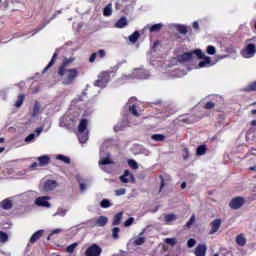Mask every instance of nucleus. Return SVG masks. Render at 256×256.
Segmentation results:
<instances>
[{"label": "nucleus", "instance_id": "23", "mask_svg": "<svg viewBox=\"0 0 256 256\" xmlns=\"http://www.w3.org/2000/svg\"><path fill=\"white\" fill-rule=\"evenodd\" d=\"M207 152V146L205 144L200 145L197 149H196V155L198 156H202L205 155Z\"/></svg>", "mask_w": 256, "mask_h": 256}, {"label": "nucleus", "instance_id": "24", "mask_svg": "<svg viewBox=\"0 0 256 256\" xmlns=\"http://www.w3.org/2000/svg\"><path fill=\"white\" fill-rule=\"evenodd\" d=\"M235 241L237 242V244L241 247L245 246L246 244V238L244 237L243 234H239L237 236V238L235 239Z\"/></svg>", "mask_w": 256, "mask_h": 256}, {"label": "nucleus", "instance_id": "2", "mask_svg": "<svg viewBox=\"0 0 256 256\" xmlns=\"http://www.w3.org/2000/svg\"><path fill=\"white\" fill-rule=\"evenodd\" d=\"M194 55L198 57V59H203L205 57V54L201 49H195L191 52H186L180 56H177V60L179 63H188L193 59Z\"/></svg>", "mask_w": 256, "mask_h": 256}, {"label": "nucleus", "instance_id": "15", "mask_svg": "<svg viewBox=\"0 0 256 256\" xmlns=\"http://www.w3.org/2000/svg\"><path fill=\"white\" fill-rule=\"evenodd\" d=\"M130 179H134V175L130 172V170H125L123 176H120L119 179L123 182V183H128L129 182V178Z\"/></svg>", "mask_w": 256, "mask_h": 256}, {"label": "nucleus", "instance_id": "59", "mask_svg": "<svg viewBox=\"0 0 256 256\" xmlns=\"http://www.w3.org/2000/svg\"><path fill=\"white\" fill-rule=\"evenodd\" d=\"M39 166V162L38 163H36V162H34V163H32L31 164V168H36V167H38Z\"/></svg>", "mask_w": 256, "mask_h": 256}, {"label": "nucleus", "instance_id": "20", "mask_svg": "<svg viewBox=\"0 0 256 256\" xmlns=\"http://www.w3.org/2000/svg\"><path fill=\"white\" fill-rule=\"evenodd\" d=\"M122 218H123V211H120L114 216L113 226H119Z\"/></svg>", "mask_w": 256, "mask_h": 256}, {"label": "nucleus", "instance_id": "8", "mask_svg": "<svg viewBox=\"0 0 256 256\" xmlns=\"http://www.w3.org/2000/svg\"><path fill=\"white\" fill-rule=\"evenodd\" d=\"M255 52V44H248L246 49L242 50V56L246 59H250L254 57Z\"/></svg>", "mask_w": 256, "mask_h": 256}, {"label": "nucleus", "instance_id": "22", "mask_svg": "<svg viewBox=\"0 0 256 256\" xmlns=\"http://www.w3.org/2000/svg\"><path fill=\"white\" fill-rule=\"evenodd\" d=\"M41 110V103L38 101L34 102L33 110H32V117H36Z\"/></svg>", "mask_w": 256, "mask_h": 256}, {"label": "nucleus", "instance_id": "32", "mask_svg": "<svg viewBox=\"0 0 256 256\" xmlns=\"http://www.w3.org/2000/svg\"><path fill=\"white\" fill-rule=\"evenodd\" d=\"M176 29H177L178 33H180V34L187 35V33H188V27L185 25L179 24Z\"/></svg>", "mask_w": 256, "mask_h": 256}, {"label": "nucleus", "instance_id": "1", "mask_svg": "<svg viewBox=\"0 0 256 256\" xmlns=\"http://www.w3.org/2000/svg\"><path fill=\"white\" fill-rule=\"evenodd\" d=\"M75 61L74 58H64L58 69V76L64 86H71L80 76L79 68H68Z\"/></svg>", "mask_w": 256, "mask_h": 256}, {"label": "nucleus", "instance_id": "37", "mask_svg": "<svg viewBox=\"0 0 256 256\" xmlns=\"http://www.w3.org/2000/svg\"><path fill=\"white\" fill-rule=\"evenodd\" d=\"M112 236H113V239L114 240H118L119 239V233H120V228L119 227H115L113 230H112Z\"/></svg>", "mask_w": 256, "mask_h": 256}, {"label": "nucleus", "instance_id": "55", "mask_svg": "<svg viewBox=\"0 0 256 256\" xmlns=\"http://www.w3.org/2000/svg\"><path fill=\"white\" fill-rule=\"evenodd\" d=\"M192 26L194 30H199V22H193Z\"/></svg>", "mask_w": 256, "mask_h": 256}, {"label": "nucleus", "instance_id": "26", "mask_svg": "<svg viewBox=\"0 0 256 256\" xmlns=\"http://www.w3.org/2000/svg\"><path fill=\"white\" fill-rule=\"evenodd\" d=\"M26 96L24 94L17 96V101L15 102V107L19 108L22 106L23 102L25 101Z\"/></svg>", "mask_w": 256, "mask_h": 256}, {"label": "nucleus", "instance_id": "52", "mask_svg": "<svg viewBox=\"0 0 256 256\" xmlns=\"http://www.w3.org/2000/svg\"><path fill=\"white\" fill-rule=\"evenodd\" d=\"M115 194H116L117 196L124 195V194H126V189H119V190H116V191H115Z\"/></svg>", "mask_w": 256, "mask_h": 256}, {"label": "nucleus", "instance_id": "3", "mask_svg": "<svg viewBox=\"0 0 256 256\" xmlns=\"http://www.w3.org/2000/svg\"><path fill=\"white\" fill-rule=\"evenodd\" d=\"M87 128H88V120L87 119L80 120L78 125V132L80 133L78 138L80 143H85L89 139L88 132L84 133L85 131H87Z\"/></svg>", "mask_w": 256, "mask_h": 256}, {"label": "nucleus", "instance_id": "50", "mask_svg": "<svg viewBox=\"0 0 256 256\" xmlns=\"http://www.w3.org/2000/svg\"><path fill=\"white\" fill-rule=\"evenodd\" d=\"M35 138V134L31 133L29 136H26L25 142H32Z\"/></svg>", "mask_w": 256, "mask_h": 256}, {"label": "nucleus", "instance_id": "60", "mask_svg": "<svg viewBox=\"0 0 256 256\" xmlns=\"http://www.w3.org/2000/svg\"><path fill=\"white\" fill-rule=\"evenodd\" d=\"M223 256H232V252L231 251H226Z\"/></svg>", "mask_w": 256, "mask_h": 256}, {"label": "nucleus", "instance_id": "4", "mask_svg": "<svg viewBox=\"0 0 256 256\" xmlns=\"http://www.w3.org/2000/svg\"><path fill=\"white\" fill-rule=\"evenodd\" d=\"M111 80V76L107 71H103L99 74L98 80L94 82L95 87L104 88L107 86L108 82Z\"/></svg>", "mask_w": 256, "mask_h": 256}, {"label": "nucleus", "instance_id": "43", "mask_svg": "<svg viewBox=\"0 0 256 256\" xmlns=\"http://www.w3.org/2000/svg\"><path fill=\"white\" fill-rule=\"evenodd\" d=\"M196 243L197 242L194 238H190L187 241V247L191 249V248L195 247Z\"/></svg>", "mask_w": 256, "mask_h": 256}, {"label": "nucleus", "instance_id": "30", "mask_svg": "<svg viewBox=\"0 0 256 256\" xmlns=\"http://www.w3.org/2000/svg\"><path fill=\"white\" fill-rule=\"evenodd\" d=\"M243 91L248 92V93L255 92L256 91V81L250 83L246 88H243Z\"/></svg>", "mask_w": 256, "mask_h": 256}, {"label": "nucleus", "instance_id": "38", "mask_svg": "<svg viewBox=\"0 0 256 256\" xmlns=\"http://www.w3.org/2000/svg\"><path fill=\"white\" fill-rule=\"evenodd\" d=\"M165 243L174 247L177 243V239L176 238H166Z\"/></svg>", "mask_w": 256, "mask_h": 256}, {"label": "nucleus", "instance_id": "58", "mask_svg": "<svg viewBox=\"0 0 256 256\" xmlns=\"http://www.w3.org/2000/svg\"><path fill=\"white\" fill-rule=\"evenodd\" d=\"M115 132H119L121 131V125L120 124H117L114 128Z\"/></svg>", "mask_w": 256, "mask_h": 256}, {"label": "nucleus", "instance_id": "7", "mask_svg": "<svg viewBox=\"0 0 256 256\" xmlns=\"http://www.w3.org/2000/svg\"><path fill=\"white\" fill-rule=\"evenodd\" d=\"M222 225V219L221 218H217L212 220V222L210 223V230H209V235H215V233H217Z\"/></svg>", "mask_w": 256, "mask_h": 256}, {"label": "nucleus", "instance_id": "48", "mask_svg": "<svg viewBox=\"0 0 256 256\" xmlns=\"http://www.w3.org/2000/svg\"><path fill=\"white\" fill-rule=\"evenodd\" d=\"M96 55L99 56L100 59H103L106 56V52L104 49H100Z\"/></svg>", "mask_w": 256, "mask_h": 256}, {"label": "nucleus", "instance_id": "16", "mask_svg": "<svg viewBox=\"0 0 256 256\" xmlns=\"http://www.w3.org/2000/svg\"><path fill=\"white\" fill-rule=\"evenodd\" d=\"M44 230H38L37 232H34L30 238V243L34 244L36 241L41 239L43 236Z\"/></svg>", "mask_w": 256, "mask_h": 256}, {"label": "nucleus", "instance_id": "54", "mask_svg": "<svg viewBox=\"0 0 256 256\" xmlns=\"http://www.w3.org/2000/svg\"><path fill=\"white\" fill-rule=\"evenodd\" d=\"M97 59V53H93L89 59L90 63H95Z\"/></svg>", "mask_w": 256, "mask_h": 256}, {"label": "nucleus", "instance_id": "13", "mask_svg": "<svg viewBox=\"0 0 256 256\" xmlns=\"http://www.w3.org/2000/svg\"><path fill=\"white\" fill-rule=\"evenodd\" d=\"M37 160L39 167H45L50 163V157L46 155L38 157Z\"/></svg>", "mask_w": 256, "mask_h": 256}, {"label": "nucleus", "instance_id": "35", "mask_svg": "<svg viewBox=\"0 0 256 256\" xmlns=\"http://www.w3.org/2000/svg\"><path fill=\"white\" fill-rule=\"evenodd\" d=\"M146 241V238L144 237H139V238H136V240H134L133 242V245L134 246H142Z\"/></svg>", "mask_w": 256, "mask_h": 256}, {"label": "nucleus", "instance_id": "18", "mask_svg": "<svg viewBox=\"0 0 256 256\" xmlns=\"http://www.w3.org/2000/svg\"><path fill=\"white\" fill-rule=\"evenodd\" d=\"M11 208H13V204L9 199H5L0 203V209L10 210Z\"/></svg>", "mask_w": 256, "mask_h": 256}, {"label": "nucleus", "instance_id": "39", "mask_svg": "<svg viewBox=\"0 0 256 256\" xmlns=\"http://www.w3.org/2000/svg\"><path fill=\"white\" fill-rule=\"evenodd\" d=\"M128 165H129V167H131L134 170L138 169V164L134 159H129L128 160Z\"/></svg>", "mask_w": 256, "mask_h": 256}, {"label": "nucleus", "instance_id": "21", "mask_svg": "<svg viewBox=\"0 0 256 256\" xmlns=\"http://www.w3.org/2000/svg\"><path fill=\"white\" fill-rule=\"evenodd\" d=\"M163 27V24L162 23H157V24H154L153 26H151L149 28V32L150 33H159L160 30L162 29Z\"/></svg>", "mask_w": 256, "mask_h": 256}, {"label": "nucleus", "instance_id": "9", "mask_svg": "<svg viewBox=\"0 0 256 256\" xmlns=\"http://www.w3.org/2000/svg\"><path fill=\"white\" fill-rule=\"evenodd\" d=\"M58 187V183L56 180H46L44 186H42V190L45 192L53 191Z\"/></svg>", "mask_w": 256, "mask_h": 256}, {"label": "nucleus", "instance_id": "28", "mask_svg": "<svg viewBox=\"0 0 256 256\" xmlns=\"http://www.w3.org/2000/svg\"><path fill=\"white\" fill-rule=\"evenodd\" d=\"M151 139L156 142H162L165 141L166 136L162 134H154L151 136Z\"/></svg>", "mask_w": 256, "mask_h": 256}, {"label": "nucleus", "instance_id": "57", "mask_svg": "<svg viewBox=\"0 0 256 256\" xmlns=\"http://www.w3.org/2000/svg\"><path fill=\"white\" fill-rule=\"evenodd\" d=\"M79 187H80V191L82 192H84L85 189H87V186L85 184H80Z\"/></svg>", "mask_w": 256, "mask_h": 256}, {"label": "nucleus", "instance_id": "61", "mask_svg": "<svg viewBox=\"0 0 256 256\" xmlns=\"http://www.w3.org/2000/svg\"><path fill=\"white\" fill-rule=\"evenodd\" d=\"M42 131H43V129H42V128H38V129L36 130L37 135L41 134V133H42Z\"/></svg>", "mask_w": 256, "mask_h": 256}, {"label": "nucleus", "instance_id": "56", "mask_svg": "<svg viewBox=\"0 0 256 256\" xmlns=\"http://www.w3.org/2000/svg\"><path fill=\"white\" fill-rule=\"evenodd\" d=\"M59 233H61V229H55V230H52L51 235H56Z\"/></svg>", "mask_w": 256, "mask_h": 256}, {"label": "nucleus", "instance_id": "49", "mask_svg": "<svg viewBox=\"0 0 256 256\" xmlns=\"http://www.w3.org/2000/svg\"><path fill=\"white\" fill-rule=\"evenodd\" d=\"M46 24H42L39 28H36L33 30L32 36H35L38 32H40L42 29H44Z\"/></svg>", "mask_w": 256, "mask_h": 256}, {"label": "nucleus", "instance_id": "29", "mask_svg": "<svg viewBox=\"0 0 256 256\" xmlns=\"http://www.w3.org/2000/svg\"><path fill=\"white\" fill-rule=\"evenodd\" d=\"M141 36V34H139L138 31H135L133 34H131L129 36V41L133 44H135L137 42V40L139 39V37Z\"/></svg>", "mask_w": 256, "mask_h": 256}, {"label": "nucleus", "instance_id": "40", "mask_svg": "<svg viewBox=\"0 0 256 256\" xmlns=\"http://www.w3.org/2000/svg\"><path fill=\"white\" fill-rule=\"evenodd\" d=\"M100 206L101 208H109L111 207V202L108 199H102Z\"/></svg>", "mask_w": 256, "mask_h": 256}, {"label": "nucleus", "instance_id": "19", "mask_svg": "<svg viewBox=\"0 0 256 256\" xmlns=\"http://www.w3.org/2000/svg\"><path fill=\"white\" fill-rule=\"evenodd\" d=\"M99 165H102V166L114 165V161L109 156L103 157L99 161Z\"/></svg>", "mask_w": 256, "mask_h": 256}, {"label": "nucleus", "instance_id": "27", "mask_svg": "<svg viewBox=\"0 0 256 256\" xmlns=\"http://www.w3.org/2000/svg\"><path fill=\"white\" fill-rule=\"evenodd\" d=\"M112 15V4H108L106 7L103 9V16L104 17H109Z\"/></svg>", "mask_w": 256, "mask_h": 256}, {"label": "nucleus", "instance_id": "64", "mask_svg": "<svg viewBox=\"0 0 256 256\" xmlns=\"http://www.w3.org/2000/svg\"><path fill=\"white\" fill-rule=\"evenodd\" d=\"M249 170L256 171V166L249 167Z\"/></svg>", "mask_w": 256, "mask_h": 256}, {"label": "nucleus", "instance_id": "42", "mask_svg": "<svg viewBox=\"0 0 256 256\" xmlns=\"http://www.w3.org/2000/svg\"><path fill=\"white\" fill-rule=\"evenodd\" d=\"M164 220H165L166 222L175 221V220H176V215H175V214H168V215H165Z\"/></svg>", "mask_w": 256, "mask_h": 256}, {"label": "nucleus", "instance_id": "41", "mask_svg": "<svg viewBox=\"0 0 256 256\" xmlns=\"http://www.w3.org/2000/svg\"><path fill=\"white\" fill-rule=\"evenodd\" d=\"M196 218H195V214L192 215V217L190 218V220L187 221L186 223V228L190 229L191 226L193 225V223H195Z\"/></svg>", "mask_w": 256, "mask_h": 256}, {"label": "nucleus", "instance_id": "44", "mask_svg": "<svg viewBox=\"0 0 256 256\" xmlns=\"http://www.w3.org/2000/svg\"><path fill=\"white\" fill-rule=\"evenodd\" d=\"M207 53H208L209 55H215V53H216V48H215L214 46H212V45H209V46L207 47Z\"/></svg>", "mask_w": 256, "mask_h": 256}, {"label": "nucleus", "instance_id": "17", "mask_svg": "<svg viewBox=\"0 0 256 256\" xmlns=\"http://www.w3.org/2000/svg\"><path fill=\"white\" fill-rule=\"evenodd\" d=\"M108 222V218L105 216H100L98 219L95 220L96 227H105Z\"/></svg>", "mask_w": 256, "mask_h": 256}, {"label": "nucleus", "instance_id": "51", "mask_svg": "<svg viewBox=\"0 0 256 256\" xmlns=\"http://www.w3.org/2000/svg\"><path fill=\"white\" fill-rule=\"evenodd\" d=\"M160 179H161V185H160V190H158V193H161L162 188L165 187V179L163 178L162 175H160Z\"/></svg>", "mask_w": 256, "mask_h": 256}, {"label": "nucleus", "instance_id": "14", "mask_svg": "<svg viewBox=\"0 0 256 256\" xmlns=\"http://www.w3.org/2000/svg\"><path fill=\"white\" fill-rule=\"evenodd\" d=\"M57 58H58V53L55 52V53L53 54V56H52L51 61L48 63V65L46 66V68H44V70L42 71V73H46L47 71H49V69H50L51 67H53V66L56 64Z\"/></svg>", "mask_w": 256, "mask_h": 256}, {"label": "nucleus", "instance_id": "33", "mask_svg": "<svg viewBox=\"0 0 256 256\" xmlns=\"http://www.w3.org/2000/svg\"><path fill=\"white\" fill-rule=\"evenodd\" d=\"M129 112L134 116V117H139V112L137 110V105L136 104H132L129 107Z\"/></svg>", "mask_w": 256, "mask_h": 256}, {"label": "nucleus", "instance_id": "36", "mask_svg": "<svg viewBox=\"0 0 256 256\" xmlns=\"http://www.w3.org/2000/svg\"><path fill=\"white\" fill-rule=\"evenodd\" d=\"M9 241V235L6 234V232L0 230V242L5 243Z\"/></svg>", "mask_w": 256, "mask_h": 256}, {"label": "nucleus", "instance_id": "11", "mask_svg": "<svg viewBox=\"0 0 256 256\" xmlns=\"http://www.w3.org/2000/svg\"><path fill=\"white\" fill-rule=\"evenodd\" d=\"M207 253V245L206 244H198L196 246L194 255L195 256H206Z\"/></svg>", "mask_w": 256, "mask_h": 256}, {"label": "nucleus", "instance_id": "62", "mask_svg": "<svg viewBox=\"0 0 256 256\" xmlns=\"http://www.w3.org/2000/svg\"><path fill=\"white\" fill-rule=\"evenodd\" d=\"M185 188H187V183L183 182V183L181 184V189H185Z\"/></svg>", "mask_w": 256, "mask_h": 256}, {"label": "nucleus", "instance_id": "46", "mask_svg": "<svg viewBox=\"0 0 256 256\" xmlns=\"http://www.w3.org/2000/svg\"><path fill=\"white\" fill-rule=\"evenodd\" d=\"M215 107V103L214 102H207L205 105H204V109H207V110H211Z\"/></svg>", "mask_w": 256, "mask_h": 256}, {"label": "nucleus", "instance_id": "25", "mask_svg": "<svg viewBox=\"0 0 256 256\" xmlns=\"http://www.w3.org/2000/svg\"><path fill=\"white\" fill-rule=\"evenodd\" d=\"M127 25V19L126 17H122L121 19L118 20V22H116L115 26L116 28L122 29L123 27H125Z\"/></svg>", "mask_w": 256, "mask_h": 256}, {"label": "nucleus", "instance_id": "34", "mask_svg": "<svg viewBox=\"0 0 256 256\" xmlns=\"http://www.w3.org/2000/svg\"><path fill=\"white\" fill-rule=\"evenodd\" d=\"M77 247H79V243H77V242H75L74 244H70V245L67 247L66 252H67L68 254H73L74 251H75V249H76Z\"/></svg>", "mask_w": 256, "mask_h": 256}, {"label": "nucleus", "instance_id": "12", "mask_svg": "<svg viewBox=\"0 0 256 256\" xmlns=\"http://www.w3.org/2000/svg\"><path fill=\"white\" fill-rule=\"evenodd\" d=\"M200 59H204L203 61L199 62V67L200 68H207V67L212 66L211 57L203 56V58H200Z\"/></svg>", "mask_w": 256, "mask_h": 256}, {"label": "nucleus", "instance_id": "10", "mask_svg": "<svg viewBox=\"0 0 256 256\" xmlns=\"http://www.w3.org/2000/svg\"><path fill=\"white\" fill-rule=\"evenodd\" d=\"M50 197L44 196V197H38L35 200V204L38 207H44V208H50L51 204L49 203Z\"/></svg>", "mask_w": 256, "mask_h": 256}, {"label": "nucleus", "instance_id": "63", "mask_svg": "<svg viewBox=\"0 0 256 256\" xmlns=\"http://www.w3.org/2000/svg\"><path fill=\"white\" fill-rule=\"evenodd\" d=\"M250 124H252L253 127H256V120H253Z\"/></svg>", "mask_w": 256, "mask_h": 256}, {"label": "nucleus", "instance_id": "47", "mask_svg": "<svg viewBox=\"0 0 256 256\" xmlns=\"http://www.w3.org/2000/svg\"><path fill=\"white\" fill-rule=\"evenodd\" d=\"M183 153H184L183 159H184V161H187L189 159V149L188 148H184L183 149Z\"/></svg>", "mask_w": 256, "mask_h": 256}, {"label": "nucleus", "instance_id": "45", "mask_svg": "<svg viewBox=\"0 0 256 256\" xmlns=\"http://www.w3.org/2000/svg\"><path fill=\"white\" fill-rule=\"evenodd\" d=\"M134 221H135V218H128V220H126L124 222V226L125 227H130L131 225H133Z\"/></svg>", "mask_w": 256, "mask_h": 256}, {"label": "nucleus", "instance_id": "53", "mask_svg": "<svg viewBox=\"0 0 256 256\" xmlns=\"http://www.w3.org/2000/svg\"><path fill=\"white\" fill-rule=\"evenodd\" d=\"M179 122L185 123V124H188V125L193 123L189 118L180 119Z\"/></svg>", "mask_w": 256, "mask_h": 256}, {"label": "nucleus", "instance_id": "5", "mask_svg": "<svg viewBox=\"0 0 256 256\" xmlns=\"http://www.w3.org/2000/svg\"><path fill=\"white\" fill-rule=\"evenodd\" d=\"M103 253V249L98 244H92L88 246L84 255L85 256H100Z\"/></svg>", "mask_w": 256, "mask_h": 256}, {"label": "nucleus", "instance_id": "31", "mask_svg": "<svg viewBox=\"0 0 256 256\" xmlns=\"http://www.w3.org/2000/svg\"><path fill=\"white\" fill-rule=\"evenodd\" d=\"M56 160L62 161L64 163H66L67 165L71 164V158H69L68 156L58 155V156H56Z\"/></svg>", "mask_w": 256, "mask_h": 256}, {"label": "nucleus", "instance_id": "6", "mask_svg": "<svg viewBox=\"0 0 256 256\" xmlns=\"http://www.w3.org/2000/svg\"><path fill=\"white\" fill-rule=\"evenodd\" d=\"M245 204V200L243 197H234L232 198L229 207L233 210H238L239 208H242Z\"/></svg>", "mask_w": 256, "mask_h": 256}]
</instances>
